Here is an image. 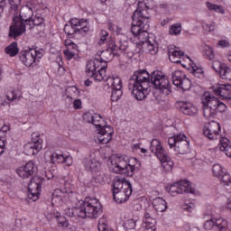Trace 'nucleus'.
Segmentation results:
<instances>
[{
  "instance_id": "obj_56",
  "label": "nucleus",
  "mask_w": 231,
  "mask_h": 231,
  "mask_svg": "<svg viewBox=\"0 0 231 231\" xmlns=\"http://www.w3.org/2000/svg\"><path fill=\"white\" fill-rule=\"evenodd\" d=\"M17 98V94H15V91H11L9 93H7L6 95V99L8 100V102H14V100H16Z\"/></svg>"
},
{
  "instance_id": "obj_42",
  "label": "nucleus",
  "mask_w": 231,
  "mask_h": 231,
  "mask_svg": "<svg viewBox=\"0 0 231 231\" xmlns=\"http://www.w3.org/2000/svg\"><path fill=\"white\" fill-rule=\"evenodd\" d=\"M66 155L53 152L51 155V163H64Z\"/></svg>"
},
{
  "instance_id": "obj_26",
  "label": "nucleus",
  "mask_w": 231,
  "mask_h": 231,
  "mask_svg": "<svg viewBox=\"0 0 231 231\" xmlns=\"http://www.w3.org/2000/svg\"><path fill=\"white\" fill-rule=\"evenodd\" d=\"M84 167L88 172L97 174V172H100L102 164L100 163V161H97V159H87L84 162Z\"/></svg>"
},
{
  "instance_id": "obj_57",
  "label": "nucleus",
  "mask_w": 231,
  "mask_h": 231,
  "mask_svg": "<svg viewBox=\"0 0 231 231\" xmlns=\"http://www.w3.org/2000/svg\"><path fill=\"white\" fill-rule=\"evenodd\" d=\"M6 147V140L0 137V156L5 152V148Z\"/></svg>"
},
{
  "instance_id": "obj_17",
  "label": "nucleus",
  "mask_w": 231,
  "mask_h": 231,
  "mask_svg": "<svg viewBox=\"0 0 231 231\" xmlns=\"http://www.w3.org/2000/svg\"><path fill=\"white\" fill-rule=\"evenodd\" d=\"M156 216L157 213L154 212V209L146 208L143 223L144 231H156Z\"/></svg>"
},
{
  "instance_id": "obj_14",
  "label": "nucleus",
  "mask_w": 231,
  "mask_h": 231,
  "mask_svg": "<svg viewBox=\"0 0 231 231\" xmlns=\"http://www.w3.org/2000/svg\"><path fill=\"white\" fill-rule=\"evenodd\" d=\"M213 176L215 178H218L220 180V183L222 187L227 191L230 192L231 190V179L230 174L225 171V168L220 164H214L212 167Z\"/></svg>"
},
{
  "instance_id": "obj_24",
  "label": "nucleus",
  "mask_w": 231,
  "mask_h": 231,
  "mask_svg": "<svg viewBox=\"0 0 231 231\" xmlns=\"http://www.w3.org/2000/svg\"><path fill=\"white\" fill-rule=\"evenodd\" d=\"M178 106L180 107V111L183 113V115H187L188 116H196L198 115V108L194 107L191 103L180 101Z\"/></svg>"
},
{
  "instance_id": "obj_49",
  "label": "nucleus",
  "mask_w": 231,
  "mask_h": 231,
  "mask_svg": "<svg viewBox=\"0 0 231 231\" xmlns=\"http://www.w3.org/2000/svg\"><path fill=\"white\" fill-rule=\"evenodd\" d=\"M168 192L171 194V196H176V194H180V186L178 182L171 184L168 189Z\"/></svg>"
},
{
  "instance_id": "obj_37",
  "label": "nucleus",
  "mask_w": 231,
  "mask_h": 231,
  "mask_svg": "<svg viewBox=\"0 0 231 231\" xmlns=\"http://www.w3.org/2000/svg\"><path fill=\"white\" fill-rule=\"evenodd\" d=\"M206 5H207V8L208 10L213 11V12H217V14H225V9L221 5L212 4L210 2H207Z\"/></svg>"
},
{
  "instance_id": "obj_59",
  "label": "nucleus",
  "mask_w": 231,
  "mask_h": 231,
  "mask_svg": "<svg viewBox=\"0 0 231 231\" xmlns=\"http://www.w3.org/2000/svg\"><path fill=\"white\" fill-rule=\"evenodd\" d=\"M73 107L74 109H80V107H82V100L75 99L73 102Z\"/></svg>"
},
{
  "instance_id": "obj_38",
  "label": "nucleus",
  "mask_w": 231,
  "mask_h": 231,
  "mask_svg": "<svg viewBox=\"0 0 231 231\" xmlns=\"http://www.w3.org/2000/svg\"><path fill=\"white\" fill-rule=\"evenodd\" d=\"M97 228L98 231H113L111 228H109V226L107 225V218L106 217L99 219Z\"/></svg>"
},
{
  "instance_id": "obj_11",
  "label": "nucleus",
  "mask_w": 231,
  "mask_h": 231,
  "mask_svg": "<svg viewBox=\"0 0 231 231\" xmlns=\"http://www.w3.org/2000/svg\"><path fill=\"white\" fill-rule=\"evenodd\" d=\"M168 144L171 149L174 147V151L177 154H187L189 151V143L187 136L183 134H179L168 139Z\"/></svg>"
},
{
  "instance_id": "obj_6",
  "label": "nucleus",
  "mask_w": 231,
  "mask_h": 231,
  "mask_svg": "<svg viewBox=\"0 0 231 231\" xmlns=\"http://www.w3.org/2000/svg\"><path fill=\"white\" fill-rule=\"evenodd\" d=\"M139 167L140 162H136V164H129L122 156L112 155L109 158V169L116 174L133 176L134 171H138Z\"/></svg>"
},
{
  "instance_id": "obj_47",
  "label": "nucleus",
  "mask_w": 231,
  "mask_h": 231,
  "mask_svg": "<svg viewBox=\"0 0 231 231\" xmlns=\"http://www.w3.org/2000/svg\"><path fill=\"white\" fill-rule=\"evenodd\" d=\"M64 55H65V58L67 60H71V59H78L79 58V53L78 52H75L73 51H69L68 49H66L64 51H63Z\"/></svg>"
},
{
  "instance_id": "obj_32",
  "label": "nucleus",
  "mask_w": 231,
  "mask_h": 231,
  "mask_svg": "<svg viewBox=\"0 0 231 231\" xmlns=\"http://www.w3.org/2000/svg\"><path fill=\"white\" fill-rule=\"evenodd\" d=\"M179 185V194H183V192H187L189 194H194L195 190L192 186H190V181L189 180H180L178 182Z\"/></svg>"
},
{
  "instance_id": "obj_53",
  "label": "nucleus",
  "mask_w": 231,
  "mask_h": 231,
  "mask_svg": "<svg viewBox=\"0 0 231 231\" xmlns=\"http://www.w3.org/2000/svg\"><path fill=\"white\" fill-rule=\"evenodd\" d=\"M212 68L217 73H221V69L225 68V64L218 60H215L212 64Z\"/></svg>"
},
{
  "instance_id": "obj_43",
  "label": "nucleus",
  "mask_w": 231,
  "mask_h": 231,
  "mask_svg": "<svg viewBox=\"0 0 231 231\" xmlns=\"http://www.w3.org/2000/svg\"><path fill=\"white\" fill-rule=\"evenodd\" d=\"M64 44L67 50L74 51L75 53H79V45L73 42V41L67 39L65 40Z\"/></svg>"
},
{
  "instance_id": "obj_50",
  "label": "nucleus",
  "mask_w": 231,
  "mask_h": 231,
  "mask_svg": "<svg viewBox=\"0 0 231 231\" xmlns=\"http://www.w3.org/2000/svg\"><path fill=\"white\" fill-rule=\"evenodd\" d=\"M41 24H44V18L41 16H35L34 18H31V28L32 26H41Z\"/></svg>"
},
{
  "instance_id": "obj_34",
  "label": "nucleus",
  "mask_w": 231,
  "mask_h": 231,
  "mask_svg": "<svg viewBox=\"0 0 231 231\" xmlns=\"http://www.w3.org/2000/svg\"><path fill=\"white\" fill-rule=\"evenodd\" d=\"M19 3H21V0H9V5H11L9 9V15L19 14Z\"/></svg>"
},
{
  "instance_id": "obj_41",
  "label": "nucleus",
  "mask_w": 231,
  "mask_h": 231,
  "mask_svg": "<svg viewBox=\"0 0 231 231\" xmlns=\"http://www.w3.org/2000/svg\"><path fill=\"white\" fill-rule=\"evenodd\" d=\"M205 59H208V60H214V58L216 55L214 54V49L212 47L206 45L204 47V53H203Z\"/></svg>"
},
{
  "instance_id": "obj_8",
  "label": "nucleus",
  "mask_w": 231,
  "mask_h": 231,
  "mask_svg": "<svg viewBox=\"0 0 231 231\" xmlns=\"http://www.w3.org/2000/svg\"><path fill=\"white\" fill-rule=\"evenodd\" d=\"M151 151L152 152H154L158 160H160L161 165L164 171H170L173 169L174 162L169 157L167 152H165V149L162 146V142H160V140L153 139L152 141Z\"/></svg>"
},
{
  "instance_id": "obj_31",
  "label": "nucleus",
  "mask_w": 231,
  "mask_h": 231,
  "mask_svg": "<svg viewBox=\"0 0 231 231\" xmlns=\"http://www.w3.org/2000/svg\"><path fill=\"white\" fill-rule=\"evenodd\" d=\"M152 206L156 212H165L167 210V202L160 197L153 199Z\"/></svg>"
},
{
  "instance_id": "obj_63",
  "label": "nucleus",
  "mask_w": 231,
  "mask_h": 231,
  "mask_svg": "<svg viewBox=\"0 0 231 231\" xmlns=\"http://www.w3.org/2000/svg\"><path fill=\"white\" fill-rule=\"evenodd\" d=\"M216 22H212L210 24H206V28L209 29V32H214L216 30Z\"/></svg>"
},
{
  "instance_id": "obj_35",
  "label": "nucleus",
  "mask_w": 231,
  "mask_h": 231,
  "mask_svg": "<svg viewBox=\"0 0 231 231\" xmlns=\"http://www.w3.org/2000/svg\"><path fill=\"white\" fill-rule=\"evenodd\" d=\"M67 100L73 102L76 97H79V88L76 87H69L67 88Z\"/></svg>"
},
{
  "instance_id": "obj_40",
  "label": "nucleus",
  "mask_w": 231,
  "mask_h": 231,
  "mask_svg": "<svg viewBox=\"0 0 231 231\" xmlns=\"http://www.w3.org/2000/svg\"><path fill=\"white\" fill-rule=\"evenodd\" d=\"M64 32L66 33V35H68V37H69V39L75 37V34H77L79 32L78 29L75 27H72L70 24H65L64 26Z\"/></svg>"
},
{
  "instance_id": "obj_58",
  "label": "nucleus",
  "mask_w": 231,
  "mask_h": 231,
  "mask_svg": "<svg viewBox=\"0 0 231 231\" xmlns=\"http://www.w3.org/2000/svg\"><path fill=\"white\" fill-rule=\"evenodd\" d=\"M67 167H71L73 165V158L71 156H65L64 162Z\"/></svg>"
},
{
  "instance_id": "obj_62",
  "label": "nucleus",
  "mask_w": 231,
  "mask_h": 231,
  "mask_svg": "<svg viewBox=\"0 0 231 231\" xmlns=\"http://www.w3.org/2000/svg\"><path fill=\"white\" fill-rule=\"evenodd\" d=\"M5 6H6V0H0V17H2L5 12Z\"/></svg>"
},
{
  "instance_id": "obj_16",
  "label": "nucleus",
  "mask_w": 231,
  "mask_h": 231,
  "mask_svg": "<svg viewBox=\"0 0 231 231\" xmlns=\"http://www.w3.org/2000/svg\"><path fill=\"white\" fill-rule=\"evenodd\" d=\"M115 51H120L118 43L115 42V40H110L107 42V49L101 51L99 55V63L102 64L104 62L103 66H106L107 69V62H109V60H113Z\"/></svg>"
},
{
  "instance_id": "obj_44",
  "label": "nucleus",
  "mask_w": 231,
  "mask_h": 231,
  "mask_svg": "<svg viewBox=\"0 0 231 231\" xmlns=\"http://www.w3.org/2000/svg\"><path fill=\"white\" fill-rule=\"evenodd\" d=\"M122 95H124L122 88H113L111 95L112 102H118V99L122 98Z\"/></svg>"
},
{
  "instance_id": "obj_15",
  "label": "nucleus",
  "mask_w": 231,
  "mask_h": 231,
  "mask_svg": "<svg viewBox=\"0 0 231 231\" xmlns=\"http://www.w3.org/2000/svg\"><path fill=\"white\" fill-rule=\"evenodd\" d=\"M172 83L176 88H180L182 91H189L192 88L190 79L187 78L185 72L181 70H175L171 74Z\"/></svg>"
},
{
  "instance_id": "obj_29",
  "label": "nucleus",
  "mask_w": 231,
  "mask_h": 231,
  "mask_svg": "<svg viewBox=\"0 0 231 231\" xmlns=\"http://www.w3.org/2000/svg\"><path fill=\"white\" fill-rule=\"evenodd\" d=\"M24 150L28 156H33L35 154H39V152L42 150V144L28 143L27 144H25Z\"/></svg>"
},
{
  "instance_id": "obj_13",
  "label": "nucleus",
  "mask_w": 231,
  "mask_h": 231,
  "mask_svg": "<svg viewBox=\"0 0 231 231\" xmlns=\"http://www.w3.org/2000/svg\"><path fill=\"white\" fill-rule=\"evenodd\" d=\"M119 53H125L128 59H133L134 55H138L142 51V44L140 42H127V41H119L117 42Z\"/></svg>"
},
{
  "instance_id": "obj_33",
  "label": "nucleus",
  "mask_w": 231,
  "mask_h": 231,
  "mask_svg": "<svg viewBox=\"0 0 231 231\" xmlns=\"http://www.w3.org/2000/svg\"><path fill=\"white\" fill-rule=\"evenodd\" d=\"M136 223H138V217L132 216L125 221L124 228L128 230H134L136 228Z\"/></svg>"
},
{
  "instance_id": "obj_7",
  "label": "nucleus",
  "mask_w": 231,
  "mask_h": 231,
  "mask_svg": "<svg viewBox=\"0 0 231 231\" xmlns=\"http://www.w3.org/2000/svg\"><path fill=\"white\" fill-rule=\"evenodd\" d=\"M113 187V197L116 203H125L133 194V185L128 180L116 179Z\"/></svg>"
},
{
  "instance_id": "obj_28",
  "label": "nucleus",
  "mask_w": 231,
  "mask_h": 231,
  "mask_svg": "<svg viewBox=\"0 0 231 231\" xmlns=\"http://www.w3.org/2000/svg\"><path fill=\"white\" fill-rule=\"evenodd\" d=\"M168 55L171 62H173L174 64H180V62H181V60L180 59H181L185 55V52L178 51L174 48H169Z\"/></svg>"
},
{
  "instance_id": "obj_45",
  "label": "nucleus",
  "mask_w": 231,
  "mask_h": 231,
  "mask_svg": "<svg viewBox=\"0 0 231 231\" xmlns=\"http://www.w3.org/2000/svg\"><path fill=\"white\" fill-rule=\"evenodd\" d=\"M170 35H180L181 33V23H174L170 27Z\"/></svg>"
},
{
  "instance_id": "obj_64",
  "label": "nucleus",
  "mask_w": 231,
  "mask_h": 231,
  "mask_svg": "<svg viewBox=\"0 0 231 231\" xmlns=\"http://www.w3.org/2000/svg\"><path fill=\"white\" fill-rule=\"evenodd\" d=\"M0 131H2V133H8V131H10V125H4L3 126H0Z\"/></svg>"
},
{
  "instance_id": "obj_46",
  "label": "nucleus",
  "mask_w": 231,
  "mask_h": 231,
  "mask_svg": "<svg viewBox=\"0 0 231 231\" xmlns=\"http://www.w3.org/2000/svg\"><path fill=\"white\" fill-rule=\"evenodd\" d=\"M107 37H109V33H107V31L102 30L100 32V38L97 42L98 46H102L103 44H106V42H107Z\"/></svg>"
},
{
  "instance_id": "obj_4",
  "label": "nucleus",
  "mask_w": 231,
  "mask_h": 231,
  "mask_svg": "<svg viewBox=\"0 0 231 231\" xmlns=\"http://www.w3.org/2000/svg\"><path fill=\"white\" fill-rule=\"evenodd\" d=\"M12 17L13 24L9 28V37L17 39L26 32V24L32 30V17H33V11L30 6H25L19 11L18 14H9Z\"/></svg>"
},
{
  "instance_id": "obj_1",
  "label": "nucleus",
  "mask_w": 231,
  "mask_h": 231,
  "mask_svg": "<svg viewBox=\"0 0 231 231\" xmlns=\"http://www.w3.org/2000/svg\"><path fill=\"white\" fill-rule=\"evenodd\" d=\"M151 84L154 89H159L164 95L172 93L169 79L161 70H154L151 75L145 69L134 71L129 79L128 89L136 100H143L149 95Z\"/></svg>"
},
{
  "instance_id": "obj_18",
  "label": "nucleus",
  "mask_w": 231,
  "mask_h": 231,
  "mask_svg": "<svg viewBox=\"0 0 231 231\" xmlns=\"http://www.w3.org/2000/svg\"><path fill=\"white\" fill-rule=\"evenodd\" d=\"M42 186V180L39 177H34L31 180L28 189V198L32 201H37L39 199V195L41 194V187Z\"/></svg>"
},
{
  "instance_id": "obj_30",
  "label": "nucleus",
  "mask_w": 231,
  "mask_h": 231,
  "mask_svg": "<svg viewBox=\"0 0 231 231\" xmlns=\"http://www.w3.org/2000/svg\"><path fill=\"white\" fill-rule=\"evenodd\" d=\"M88 122V124H93V125H95L96 129L97 130L104 129V127L108 126L104 116H91Z\"/></svg>"
},
{
  "instance_id": "obj_60",
  "label": "nucleus",
  "mask_w": 231,
  "mask_h": 231,
  "mask_svg": "<svg viewBox=\"0 0 231 231\" xmlns=\"http://www.w3.org/2000/svg\"><path fill=\"white\" fill-rule=\"evenodd\" d=\"M193 75L199 79L203 75V69H193Z\"/></svg>"
},
{
  "instance_id": "obj_9",
  "label": "nucleus",
  "mask_w": 231,
  "mask_h": 231,
  "mask_svg": "<svg viewBox=\"0 0 231 231\" xmlns=\"http://www.w3.org/2000/svg\"><path fill=\"white\" fill-rule=\"evenodd\" d=\"M106 69H107V65L100 67V59L96 58L87 62L86 74L90 79H94L96 82H102V80H107Z\"/></svg>"
},
{
  "instance_id": "obj_20",
  "label": "nucleus",
  "mask_w": 231,
  "mask_h": 231,
  "mask_svg": "<svg viewBox=\"0 0 231 231\" xmlns=\"http://www.w3.org/2000/svg\"><path fill=\"white\" fill-rule=\"evenodd\" d=\"M37 172V166L32 161H29L25 165L20 166L16 169V173L20 178H30V176H33Z\"/></svg>"
},
{
  "instance_id": "obj_19",
  "label": "nucleus",
  "mask_w": 231,
  "mask_h": 231,
  "mask_svg": "<svg viewBox=\"0 0 231 231\" xmlns=\"http://www.w3.org/2000/svg\"><path fill=\"white\" fill-rule=\"evenodd\" d=\"M115 130L111 125L97 129V138L102 145L109 143L110 140H113V134Z\"/></svg>"
},
{
  "instance_id": "obj_39",
  "label": "nucleus",
  "mask_w": 231,
  "mask_h": 231,
  "mask_svg": "<svg viewBox=\"0 0 231 231\" xmlns=\"http://www.w3.org/2000/svg\"><path fill=\"white\" fill-rule=\"evenodd\" d=\"M219 75L224 80L231 81V69L226 67V65L220 70Z\"/></svg>"
},
{
  "instance_id": "obj_10",
  "label": "nucleus",
  "mask_w": 231,
  "mask_h": 231,
  "mask_svg": "<svg viewBox=\"0 0 231 231\" xmlns=\"http://www.w3.org/2000/svg\"><path fill=\"white\" fill-rule=\"evenodd\" d=\"M201 104L204 116H214L217 104H219V99L206 92L201 97Z\"/></svg>"
},
{
  "instance_id": "obj_5",
  "label": "nucleus",
  "mask_w": 231,
  "mask_h": 231,
  "mask_svg": "<svg viewBox=\"0 0 231 231\" xmlns=\"http://www.w3.org/2000/svg\"><path fill=\"white\" fill-rule=\"evenodd\" d=\"M203 134L208 140H217L219 138L218 147L221 152H224L227 158H231V143L226 137H221V125L216 121L206 123L203 127Z\"/></svg>"
},
{
  "instance_id": "obj_25",
  "label": "nucleus",
  "mask_w": 231,
  "mask_h": 231,
  "mask_svg": "<svg viewBox=\"0 0 231 231\" xmlns=\"http://www.w3.org/2000/svg\"><path fill=\"white\" fill-rule=\"evenodd\" d=\"M68 192L62 191V189H55L52 193L51 205L52 207H59L62 205L66 199H68Z\"/></svg>"
},
{
  "instance_id": "obj_12",
  "label": "nucleus",
  "mask_w": 231,
  "mask_h": 231,
  "mask_svg": "<svg viewBox=\"0 0 231 231\" xmlns=\"http://www.w3.org/2000/svg\"><path fill=\"white\" fill-rule=\"evenodd\" d=\"M39 59H42V53L35 49L22 51L20 60L27 68H35L39 62Z\"/></svg>"
},
{
  "instance_id": "obj_23",
  "label": "nucleus",
  "mask_w": 231,
  "mask_h": 231,
  "mask_svg": "<svg viewBox=\"0 0 231 231\" xmlns=\"http://www.w3.org/2000/svg\"><path fill=\"white\" fill-rule=\"evenodd\" d=\"M69 24L73 28H77L78 33L80 35H86V33L89 32V26H88V23L82 20L73 18L69 21Z\"/></svg>"
},
{
  "instance_id": "obj_54",
  "label": "nucleus",
  "mask_w": 231,
  "mask_h": 231,
  "mask_svg": "<svg viewBox=\"0 0 231 231\" xmlns=\"http://www.w3.org/2000/svg\"><path fill=\"white\" fill-rule=\"evenodd\" d=\"M226 111V105L218 101L215 113H225Z\"/></svg>"
},
{
  "instance_id": "obj_27",
  "label": "nucleus",
  "mask_w": 231,
  "mask_h": 231,
  "mask_svg": "<svg viewBox=\"0 0 231 231\" xmlns=\"http://www.w3.org/2000/svg\"><path fill=\"white\" fill-rule=\"evenodd\" d=\"M51 216L55 217L59 228H62V230L69 228V221L68 220V218H66V217L62 216L60 212L52 211Z\"/></svg>"
},
{
  "instance_id": "obj_36",
  "label": "nucleus",
  "mask_w": 231,
  "mask_h": 231,
  "mask_svg": "<svg viewBox=\"0 0 231 231\" xmlns=\"http://www.w3.org/2000/svg\"><path fill=\"white\" fill-rule=\"evenodd\" d=\"M5 53L10 55V57H15L19 53V48L17 47V42H14L9 46L5 48Z\"/></svg>"
},
{
  "instance_id": "obj_61",
  "label": "nucleus",
  "mask_w": 231,
  "mask_h": 231,
  "mask_svg": "<svg viewBox=\"0 0 231 231\" xmlns=\"http://www.w3.org/2000/svg\"><path fill=\"white\" fill-rule=\"evenodd\" d=\"M218 46H221V48H228L230 46V43L226 40H221L217 43Z\"/></svg>"
},
{
  "instance_id": "obj_48",
  "label": "nucleus",
  "mask_w": 231,
  "mask_h": 231,
  "mask_svg": "<svg viewBox=\"0 0 231 231\" xmlns=\"http://www.w3.org/2000/svg\"><path fill=\"white\" fill-rule=\"evenodd\" d=\"M112 81V88L114 89H122V79L120 77L111 78Z\"/></svg>"
},
{
  "instance_id": "obj_22",
  "label": "nucleus",
  "mask_w": 231,
  "mask_h": 231,
  "mask_svg": "<svg viewBox=\"0 0 231 231\" xmlns=\"http://www.w3.org/2000/svg\"><path fill=\"white\" fill-rule=\"evenodd\" d=\"M214 93L223 100H231V84H222L215 88Z\"/></svg>"
},
{
  "instance_id": "obj_51",
  "label": "nucleus",
  "mask_w": 231,
  "mask_h": 231,
  "mask_svg": "<svg viewBox=\"0 0 231 231\" xmlns=\"http://www.w3.org/2000/svg\"><path fill=\"white\" fill-rule=\"evenodd\" d=\"M146 45L151 55H156V53H158V46L154 45L151 41L146 42Z\"/></svg>"
},
{
  "instance_id": "obj_2",
  "label": "nucleus",
  "mask_w": 231,
  "mask_h": 231,
  "mask_svg": "<svg viewBox=\"0 0 231 231\" xmlns=\"http://www.w3.org/2000/svg\"><path fill=\"white\" fill-rule=\"evenodd\" d=\"M133 24L131 27V32L139 42V44H146L149 42V19H151V14H149V6L145 2H139L136 10L133 16Z\"/></svg>"
},
{
  "instance_id": "obj_21",
  "label": "nucleus",
  "mask_w": 231,
  "mask_h": 231,
  "mask_svg": "<svg viewBox=\"0 0 231 231\" xmlns=\"http://www.w3.org/2000/svg\"><path fill=\"white\" fill-rule=\"evenodd\" d=\"M227 226L228 222L224 218H218L216 222L214 219H209L204 223L205 230H212V228H214V230L226 231Z\"/></svg>"
},
{
  "instance_id": "obj_3",
  "label": "nucleus",
  "mask_w": 231,
  "mask_h": 231,
  "mask_svg": "<svg viewBox=\"0 0 231 231\" xmlns=\"http://www.w3.org/2000/svg\"><path fill=\"white\" fill-rule=\"evenodd\" d=\"M70 212L69 216L71 217H81L82 219L86 217L97 219L102 214V204L97 198L86 197L84 201L72 208Z\"/></svg>"
},
{
  "instance_id": "obj_52",
  "label": "nucleus",
  "mask_w": 231,
  "mask_h": 231,
  "mask_svg": "<svg viewBox=\"0 0 231 231\" xmlns=\"http://www.w3.org/2000/svg\"><path fill=\"white\" fill-rule=\"evenodd\" d=\"M32 143H34L36 145H42V139H41L39 133L33 132L32 134Z\"/></svg>"
},
{
  "instance_id": "obj_55",
  "label": "nucleus",
  "mask_w": 231,
  "mask_h": 231,
  "mask_svg": "<svg viewBox=\"0 0 231 231\" xmlns=\"http://www.w3.org/2000/svg\"><path fill=\"white\" fill-rule=\"evenodd\" d=\"M182 208L187 212H194V210H196V205H194V203L184 204Z\"/></svg>"
}]
</instances>
